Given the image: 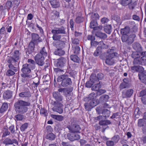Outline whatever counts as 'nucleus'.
I'll list each match as a JSON object with an SVG mask.
<instances>
[{
    "instance_id": "nucleus-38",
    "label": "nucleus",
    "mask_w": 146,
    "mask_h": 146,
    "mask_svg": "<svg viewBox=\"0 0 146 146\" xmlns=\"http://www.w3.org/2000/svg\"><path fill=\"white\" fill-rule=\"evenodd\" d=\"M55 137L56 136L55 135L52 133H48L46 137V139L51 141L54 140Z\"/></svg>"
},
{
    "instance_id": "nucleus-11",
    "label": "nucleus",
    "mask_w": 146,
    "mask_h": 146,
    "mask_svg": "<svg viewBox=\"0 0 146 146\" xmlns=\"http://www.w3.org/2000/svg\"><path fill=\"white\" fill-rule=\"evenodd\" d=\"M7 62L9 63L8 67L9 69L17 72L18 69V65L19 62H13L11 60H7Z\"/></svg>"
},
{
    "instance_id": "nucleus-16",
    "label": "nucleus",
    "mask_w": 146,
    "mask_h": 146,
    "mask_svg": "<svg viewBox=\"0 0 146 146\" xmlns=\"http://www.w3.org/2000/svg\"><path fill=\"white\" fill-rule=\"evenodd\" d=\"M60 92H55L53 93V96L54 98L56 100L55 102H57L58 103L63 102V97L61 95Z\"/></svg>"
},
{
    "instance_id": "nucleus-6",
    "label": "nucleus",
    "mask_w": 146,
    "mask_h": 146,
    "mask_svg": "<svg viewBox=\"0 0 146 146\" xmlns=\"http://www.w3.org/2000/svg\"><path fill=\"white\" fill-rule=\"evenodd\" d=\"M73 90L72 87H70L66 88H61L58 90L59 92L63 93V95L66 98L68 101L71 99V93Z\"/></svg>"
},
{
    "instance_id": "nucleus-8",
    "label": "nucleus",
    "mask_w": 146,
    "mask_h": 146,
    "mask_svg": "<svg viewBox=\"0 0 146 146\" xmlns=\"http://www.w3.org/2000/svg\"><path fill=\"white\" fill-rule=\"evenodd\" d=\"M135 35L132 34L129 35H122L121 37L122 41L123 42H126L128 45L131 44L134 41L135 37Z\"/></svg>"
},
{
    "instance_id": "nucleus-47",
    "label": "nucleus",
    "mask_w": 146,
    "mask_h": 146,
    "mask_svg": "<svg viewBox=\"0 0 146 146\" xmlns=\"http://www.w3.org/2000/svg\"><path fill=\"white\" fill-rule=\"evenodd\" d=\"M101 52L102 50H101V47H98L96 50L94 52V55L95 56H98L101 53Z\"/></svg>"
},
{
    "instance_id": "nucleus-29",
    "label": "nucleus",
    "mask_w": 146,
    "mask_h": 146,
    "mask_svg": "<svg viewBox=\"0 0 146 146\" xmlns=\"http://www.w3.org/2000/svg\"><path fill=\"white\" fill-rule=\"evenodd\" d=\"M62 49H57L54 51V54L59 56L64 55L65 53V52L64 50H62Z\"/></svg>"
},
{
    "instance_id": "nucleus-4",
    "label": "nucleus",
    "mask_w": 146,
    "mask_h": 146,
    "mask_svg": "<svg viewBox=\"0 0 146 146\" xmlns=\"http://www.w3.org/2000/svg\"><path fill=\"white\" fill-rule=\"evenodd\" d=\"M58 82L62 81L61 84L63 87L70 85L72 83L71 79L68 77L67 75H63L59 76L57 78Z\"/></svg>"
},
{
    "instance_id": "nucleus-30",
    "label": "nucleus",
    "mask_w": 146,
    "mask_h": 146,
    "mask_svg": "<svg viewBox=\"0 0 146 146\" xmlns=\"http://www.w3.org/2000/svg\"><path fill=\"white\" fill-rule=\"evenodd\" d=\"M130 31L129 29L127 27H126L124 29H121V33L123 35H127V34L129 33Z\"/></svg>"
},
{
    "instance_id": "nucleus-64",
    "label": "nucleus",
    "mask_w": 146,
    "mask_h": 146,
    "mask_svg": "<svg viewBox=\"0 0 146 146\" xmlns=\"http://www.w3.org/2000/svg\"><path fill=\"white\" fill-rule=\"evenodd\" d=\"M92 18H94V19L96 20V19H99V16L98 14L97 13H93L91 16Z\"/></svg>"
},
{
    "instance_id": "nucleus-63",
    "label": "nucleus",
    "mask_w": 146,
    "mask_h": 146,
    "mask_svg": "<svg viewBox=\"0 0 146 146\" xmlns=\"http://www.w3.org/2000/svg\"><path fill=\"white\" fill-rule=\"evenodd\" d=\"M106 144L108 146H113L115 144V143L111 140L107 141H106Z\"/></svg>"
},
{
    "instance_id": "nucleus-12",
    "label": "nucleus",
    "mask_w": 146,
    "mask_h": 146,
    "mask_svg": "<svg viewBox=\"0 0 146 146\" xmlns=\"http://www.w3.org/2000/svg\"><path fill=\"white\" fill-rule=\"evenodd\" d=\"M67 139L71 141L78 140L80 137V135L76 133L71 132L67 133Z\"/></svg>"
},
{
    "instance_id": "nucleus-10",
    "label": "nucleus",
    "mask_w": 146,
    "mask_h": 146,
    "mask_svg": "<svg viewBox=\"0 0 146 146\" xmlns=\"http://www.w3.org/2000/svg\"><path fill=\"white\" fill-rule=\"evenodd\" d=\"M19 55V50H15L14 51L13 55L9 57L7 60H10L15 62H18V60L20 58Z\"/></svg>"
},
{
    "instance_id": "nucleus-35",
    "label": "nucleus",
    "mask_w": 146,
    "mask_h": 146,
    "mask_svg": "<svg viewBox=\"0 0 146 146\" xmlns=\"http://www.w3.org/2000/svg\"><path fill=\"white\" fill-rule=\"evenodd\" d=\"M90 80L93 83L97 82L98 81L96 75L95 74H92L90 78Z\"/></svg>"
},
{
    "instance_id": "nucleus-49",
    "label": "nucleus",
    "mask_w": 146,
    "mask_h": 146,
    "mask_svg": "<svg viewBox=\"0 0 146 146\" xmlns=\"http://www.w3.org/2000/svg\"><path fill=\"white\" fill-rule=\"evenodd\" d=\"M15 120L17 121H21L24 118V115L21 114H18L15 116Z\"/></svg>"
},
{
    "instance_id": "nucleus-53",
    "label": "nucleus",
    "mask_w": 146,
    "mask_h": 146,
    "mask_svg": "<svg viewBox=\"0 0 146 146\" xmlns=\"http://www.w3.org/2000/svg\"><path fill=\"white\" fill-rule=\"evenodd\" d=\"M47 110L44 108H41L40 111V114L45 117L47 115Z\"/></svg>"
},
{
    "instance_id": "nucleus-24",
    "label": "nucleus",
    "mask_w": 146,
    "mask_h": 146,
    "mask_svg": "<svg viewBox=\"0 0 146 146\" xmlns=\"http://www.w3.org/2000/svg\"><path fill=\"white\" fill-rule=\"evenodd\" d=\"M27 62L28 63L27 64L30 68L32 70L35 69V62L34 60L31 59H28Z\"/></svg>"
},
{
    "instance_id": "nucleus-55",
    "label": "nucleus",
    "mask_w": 146,
    "mask_h": 146,
    "mask_svg": "<svg viewBox=\"0 0 146 146\" xmlns=\"http://www.w3.org/2000/svg\"><path fill=\"white\" fill-rule=\"evenodd\" d=\"M98 44H99L100 46L98 47H101V50H102V48H106L107 47V45L104 43L103 41H101L98 42Z\"/></svg>"
},
{
    "instance_id": "nucleus-44",
    "label": "nucleus",
    "mask_w": 146,
    "mask_h": 146,
    "mask_svg": "<svg viewBox=\"0 0 146 146\" xmlns=\"http://www.w3.org/2000/svg\"><path fill=\"white\" fill-rule=\"evenodd\" d=\"M139 78L141 81L145 84H146V75H138Z\"/></svg>"
},
{
    "instance_id": "nucleus-20",
    "label": "nucleus",
    "mask_w": 146,
    "mask_h": 146,
    "mask_svg": "<svg viewBox=\"0 0 146 146\" xmlns=\"http://www.w3.org/2000/svg\"><path fill=\"white\" fill-rule=\"evenodd\" d=\"M49 1L53 8H58L60 6V2L58 0H49Z\"/></svg>"
},
{
    "instance_id": "nucleus-13",
    "label": "nucleus",
    "mask_w": 146,
    "mask_h": 146,
    "mask_svg": "<svg viewBox=\"0 0 146 146\" xmlns=\"http://www.w3.org/2000/svg\"><path fill=\"white\" fill-rule=\"evenodd\" d=\"M133 90L132 89H125L121 92V96L123 98H130L133 95Z\"/></svg>"
},
{
    "instance_id": "nucleus-28",
    "label": "nucleus",
    "mask_w": 146,
    "mask_h": 146,
    "mask_svg": "<svg viewBox=\"0 0 146 146\" xmlns=\"http://www.w3.org/2000/svg\"><path fill=\"white\" fill-rule=\"evenodd\" d=\"M71 59L74 62L79 63L80 60L79 58L76 55H72L70 56Z\"/></svg>"
},
{
    "instance_id": "nucleus-32",
    "label": "nucleus",
    "mask_w": 146,
    "mask_h": 146,
    "mask_svg": "<svg viewBox=\"0 0 146 146\" xmlns=\"http://www.w3.org/2000/svg\"><path fill=\"white\" fill-rule=\"evenodd\" d=\"M40 53L38 54H40L41 55L44 56V57H46L47 56V53L46 48L43 47L41 48L40 50Z\"/></svg>"
},
{
    "instance_id": "nucleus-22",
    "label": "nucleus",
    "mask_w": 146,
    "mask_h": 146,
    "mask_svg": "<svg viewBox=\"0 0 146 146\" xmlns=\"http://www.w3.org/2000/svg\"><path fill=\"white\" fill-rule=\"evenodd\" d=\"M32 40L34 41H37L40 42L42 41V39L40 38L39 36L37 34L33 33L31 34Z\"/></svg>"
},
{
    "instance_id": "nucleus-34",
    "label": "nucleus",
    "mask_w": 146,
    "mask_h": 146,
    "mask_svg": "<svg viewBox=\"0 0 146 146\" xmlns=\"http://www.w3.org/2000/svg\"><path fill=\"white\" fill-rule=\"evenodd\" d=\"M11 94L9 91H5L3 94V98L5 99H9L11 98Z\"/></svg>"
},
{
    "instance_id": "nucleus-5",
    "label": "nucleus",
    "mask_w": 146,
    "mask_h": 146,
    "mask_svg": "<svg viewBox=\"0 0 146 146\" xmlns=\"http://www.w3.org/2000/svg\"><path fill=\"white\" fill-rule=\"evenodd\" d=\"M113 49H109L107 53L106 63L109 65H112L114 63L113 58L115 56V53L113 52Z\"/></svg>"
},
{
    "instance_id": "nucleus-2",
    "label": "nucleus",
    "mask_w": 146,
    "mask_h": 146,
    "mask_svg": "<svg viewBox=\"0 0 146 146\" xmlns=\"http://www.w3.org/2000/svg\"><path fill=\"white\" fill-rule=\"evenodd\" d=\"M131 57L134 59L133 64L142 66L146 65V56H140V54L138 52H133Z\"/></svg>"
},
{
    "instance_id": "nucleus-54",
    "label": "nucleus",
    "mask_w": 146,
    "mask_h": 146,
    "mask_svg": "<svg viewBox=\"0 0 146 146\" xmlns=\"http://www.w3.org/2000/svg\"><path fill=\"white\" fill-rule=\"evenodd\" d=\"M12 6V2L10 1H7L5 5V6L9 9H10Z\"/></svg>"
},
{
    "instance_id": "nucleus-52",
    "label": "nucleus",
    "mask_w": 146,
    "mask_h": 146,
    "mask_svg": "<svg viewBox=\"0 0 146 146\" xmlns=\"http://www.w3.org/2000/svg\"><path fill=\"white\" fill-rule=\"evenodd\" d=\"M119 139V137L118 135H115L113 137H112L111 139V140L113 142V143H117Z\"/></svg>"
},
{
    "instance_id": "nucleus-37",
    "label": "nucleus",
    "mask_w": 146,
    "mask_h": 146,
    "mask_svg": "<svg viewBox=\"0 0 146 146\" xmlns=\"http://www.w3.org/2000/svg\"><path fill=\"white\" fill-rule=\"evenodd\" d=\"M131 86V84H127L123 82L120 84L119 87V88L120 90H121L124 89L129 88Z\"/></svg>"
},
{
    "instance_id": "nucleus-19",
    "label": "nucleus",
    "mask_w": 146,
    "mask_h": 146,
    "mask_svg": "<svg viewBox=\"0 0 146 146\" xmlns=\"http://www.w3.org/2000/svg\"><path fill=\"white\" fill-rule=\"evenodd\" d=\"M31 68H30L27 64H24L22 66V68L21 70V71L24 74L29 73L31 71Z\"/></svg>"
},
{
    "instance_id": "nucleus-14",
    "label": "nucleus",
    "mask_w": 146,
    "mask_h": 146,
    "mask_svg": "<svg viewBox=\"0 0 146 146\" xmlns=\"http://www.w3.org/2000/svg\"><path fill=\"white\" fill-rule=\"evenodd\" d=\"M60 39L53 40L54 41L52 42V44L57 49H62L65 46L64 42L60 40Z\"/></svg>"
},
{
    "instance_id": "nucleus-42",
    "label": "nucleus",
    "mask_w": 146,
    "mask_h": 146,
    "mask_svg": "<svg viewBox=\"0 0 146 146\" xmlns=\"http://www.w3.org/2000/svg\"><path fill=\"white\" fill-rule=\"evenodd\" d=\"M105 32L108 34H110L111 32V27L110 25L106 26L104 28Z\"/></svg>"
},
{
    "instance_id": "nucleus-26",
    "label": "nucleus",
    "mask_w": 146,
    "mask_h": 146,
    "mask_svg": "<svg viewBox=\"0 0 146 146\" xmlns=\"http://www.w3.org/2000/svg\"><path fill=\"white\" fill-rule=\"evenodd\" d=\"M102 83L99 82L98 83L95 84L92 88V90L98 91L101 88Z\"/></svg>"
},
{
    "instance_id": "nucleus-1",
    "label": "nucleus",
    "mask_w": 146,
    "mask_h": 146,
    "mask_svg": "<svg viewBox=\"0 0 146 146\" xmlns=\"http://www.w3.org/2000/svg\"><path fill=\"white\" fill-rule=\"evenodd\" d=\"M31 105V103L29 101L19 100L15 103L14 107L17 113L23 114L28 111L27 107L30 106Z\"/></svg>"
},
{
    "instance_id": "nucleus-3",
    "label": "nucleus",
    "mask_w": 146,
    "mask_h": 146,
    "mask_svg": "<svg viewBox=\"0 0 146 146\" xmlns=\"http://www.w3.org/2000/svg\"><path fill=\"white\" fill-rule=\"evenodd\" d=\"M55 29H52L51 31L53 36L52 37L53 40H58L61 39L62 36L59 34H64L66 33L65 28L62 26L60 28H55Z\"/></svg>"
},
{
    "instance_id": "nucleus-15",
    "label": "nucleus",
    "mask_w": 146,
    "mask_h": 146,
    "mask_svg": "<svg viewBox=\"0 0 146 146\" xmlns=\"http://www.w3.org/2000/svg\"><path fill=\"white\" fill-rule=\"evenodd\" d=\"M67 128L69 130V132L78 133L79 132L81 129V128L79 125L74 124L71 126H69Z\"/></svg>"
},
{
    "instance_id": "nucleus-27",
    "label": "nucleus",
    "mask_w": 146,
    "mask_h": 146,
    "mask_svg": "<svg viewBox=\"0 0 146 146\" xmlns=\"http://www.w3.org/2000/svg\"><path fill=\"white\" fill-rule=\"evenodd\" d=\"M8 104L7 103H4L0 109V113H2L6 111L8 109Z\"/></svg>"
},
{
    "instance_id": "nucleus-60",
    "label": "nucleus",
    "mask_w": 146,
    "mask_h": 146,
    "mask_svg": "<svg viewBox=\"0 0 146 146\" xmlns=\"http://www.w3.org/2000/svg\"><path fill=\"white\" fill-rule=\"evenodd\" d=\"M144 121L143 119H139L138 121V126L139 127H141L143 126L144 123Z\"/></svg>"
},
{
    "instance_id": "nucleus-9",
    "label": "nucleus",
    "mask_w": 146,
    "mask_h": 146,
    "mask_svg": "<svg viewBox=\"0 0 146 146\" xmlns=\"http://www.w3.org/2000/svg\"><path fill=\"white\" fill-rule=\"evenodd\" d=\"M35 60L37 64L42 66L44 64V57L40 54H37L35 57Z\"/></svg>"
},
{
    "instance_id": "nucleus-39",
    "label": "nucleus",
    "mask_w": 146,
    "mask_h": 146,
    "mask_svg": "<svg viewBox=\"0 0 146 146\" xmlns=\"http://www.w3.org/2000/svg\"><path fill=\"white\" fill-rule=\"evenodd\" d=\"M144 91H142L140 92V95L142 96L141 98L142 101L143 103L145 104H146V94H144Z\"/></svg>"
},
{
    "instance_id": "nucleus-61",
    "label": "nucleus",
    "mask_w": 146,
    "mask_h": 146,
    "mask_svg": "<svg viewBox=\"0 0 146 146\" xmlns=\"http://www.w3.org/2000/svg\"><path fill=\"white\" fill-rule=\"evenodd\" d=\"M88 102L92 108L96 106L97 105L96 103L95 100H91L90 101H88Z\"/></svg>"
},
{
    "instance_id": "nucleus-56",
    "label": "nucleus",
    "mask_w": 146,
    "mask_h": 146,
    "mask_svg": "<svg viewBox=\"0 0 146 146\" xmlns=\"http://www.w3.org/2000/svg\"><path fill=\"white\" fill-rule=\"evenodd\" d=\"M96 94L93 92L89 95L88 98L90 100H94V99L96 97Z\"/></svg>"
},
{
    "instance_id": "nucleus-31",
    "label": "nucleus",
    "mask_w": 146,
    "mask_h": 146,
    "mask_svg": "<svg viewBox=\"0 0 146 146\" xmlns=\"http://www.w3.org/2000/svg\"><path fill=\"white\" fill-rule=\"evenodd\" d=\"M103 116H104V119H106L107 117H108L110 115V111L106 109H104L102 111Z\"/></svg>"
},
{
    "instance_id": "nucleus-62",
    "label": "nucleus",
    "mask_w": 146,
    "mask_h": 146,
    "mask_svg": "<svg viewBox=\"0 0 146 146\" xmlns=\"http://www.w3.org/2000/svg\"><path fill=\"white\" fill-rule=\"evenodd\" d=\"M93 84L94 83L90 80V81H87L86 83L85 86L86 87L89 88L91 87Z\"/></svg>"
},
{
    "instance_id": "nucleus-25",
    "label": "nucleus",
    "mask_w": 146,
    "mask_h": 146,
    "mask_svg": "<svg viewBox=\"0 0 146 146\" xmlns=\"http://www.w3.org/2000/svg\"><path fill=\"white\" fill-rule=\"evenodd\" d=\"M95 35L97 37L103 39H105L107 37V35L105 33L100 31L96 32Z\"/></svg>"
},
{
    "instance_id": "nucleus-17",
    "label": "nucleus",
    "mask_w": 146,
    "mask_h": 146,
    "mask_svg": "<svg viewBox=\"0 0 146 146\" xmlns=\"http://www.w3.org/2000/svg\"><path fill=\"white\" fill-rule=\"evenodd\" d=\"M131 70L133 72H142L144 71L143 67L138 64H133V66L131 67Z\"/></svg>"
},
{
    "instance_id": "nucleus-41",
    "label": "nucleus",
    "mask_w": 146,
    "mask_h": 146,
    "mask_svg": "<svg viewBox=\"0 0 146 146\" xmlns=\"http://www.w3.org/2000/svg\"><path fill=\"white\" fill-rule=\"evenodd\" d=\"M109 99V96L108 95L104 94L100 97V100L103 102H107Z\"/></svg>"
},
{
    "instance_id": "nucleus-7",
    "label": "nucleus",
    "mask_w": 146,
    "mask_h": 146,
    "mask_svg": "<svg viewBox=\"0 0 146 146\" xmlns=\"http://www.w3.org/2000/svg\"><path fill=\"white\" fill-rule=\"evenodd\" d=\"M54 106L52 108L53 111L57 112L60 114L63 113V105L61 103H58L57 102H53L52 103Z\"/></svg>"
},
{
    "instance_id": "nucleus-58",
    "label": "nucleus",
    "mask_w": 146,
    "mask_h": 146,
    "mask_svg": "<svg viewBox=\"0 0 146 146\" xmlns=\"http://www.w3.org/2000/svg\"><path fill=\"white\" fill-rule=\"evenodd\" d=\"M28 124L27 123H25L22 125L20 127V130L22 131H24L28 127Z\"/></svg>"
},
{
    "instance_id": "nucleus-50",
    "label": "nucleus",
    "mask_w": 146,
    "mask_h": 146,
    "mask_svg": "<svg viewBox=\"0 0 146 146\" xmlns=\"http://www.w3.org/2000/svg\"><path fill=\"white\" fill-rule=\"evenodd\" d=\"M13 2L14 8H17L20 3V0H12Z\"/></svg>"
},
{
    "instance_id": "nucleus-23",
    "label": "nucleus",
    "mask_w": 146,
    "mask_h": 146,
    "mask_svg": "<svg viewBox=\"0 0 146 146\" xmlns=\"http://www.w3.org/2000/svg\"><path fill=\"white\" fill-rule=\"evenodd\" d=\"M133 48L136 50L135 52H138L139 53L142 51V48L140 44L139 43L136 42L134 43L133 45Z\"/></svg>"
},
{
    "instance_id": "nucleus-40",
    "label": "nucleus",
    "mask_w": 146,
    "mask_h": 146,
    "mask_svg": "<svg viewBox=\"0 0 146 146\" xmlns=\"http://www.w3.org/2000/svg\"><path fill=\"white\" fill-rule=\"evenodd\" d=\"M132 2V0H120V4L123 6H126Z\"/></svg>"
},
{
    "instance_id": "nucleus-33",
    "label": "nucleus",
    "mask_w": 146,
    "mask_h": 146,
    "mask_svg": "<svg viewBox=\"0 0 146 146\" xmlns=\"http://www.w3.org/2000/svg\"><path fill=\"white\" fill-rule=\"evenodd\" d=\"M51 116L52 118L60 121H62L64 119L63 117L61 115L51 114Z\"/></svg>"
},
{
    "instance_id": "nucleus-51",
    "label": "nucleus",
    "mask_w": 146,
    "mask_h": 146,
    "mask_svg": "<svg viewBox=\"0 0 146 146\" xmlns=\"http://www.w3.org/2000/svg\"><path fill=\"white\" fill-rule=\"evenodd\" d=\"M55 72L58 74H62L64 72V71L63 70H61L59 68H56L54 69Z\"/></svg>"
},
{
    "instance_id": "nucleus-21",
    "label": "nucleus",
    "mask_w": 146,
    "mask_h": 146,
    "mask_svg": "<svg viewBox=\"0 0 146 146\" xmlns=\"http://www.w3.org/2000/svg\"><path fill=\"white\" fill-rule=\"evenodd\" d=\"M19 96L20 97L22 98H29L31 96V94L30 92L27 91L19 93Z\"/></svg>"
},
{
    "instance_id": "nucleus-59",
    "label": "nucleus",
    "mask_w": 146,
    "mask_h": 146,
    "mask_svg": "<svg viewBox=\"0 0 146 146\" xmlns=\"http://www.w3.org/2000/svg\"><path fill=\"white\" fill-rule=\"evenodd\" d=\"M10 134V132L9 131L8 129H5V131H4L3 133L2 137H5L9 135Z\"/></svg>"
},
{
    "instance_id": "nucleus-46",
    "label": "nucleus",
    "mask_w": 146,
    "mask_h": 146,
    "mask_svg": "<svg viewBox=\"0 0 146 146\" xmlns=\"http://www.w3.org/2000/svg\"><path fill=\"white\" fill-rule=\"evenodd\" d=\"M11 139L10 138L7 137L5 138L3 141V143L6 145H11Z\"/></svg>"
},
{
    "instance_id": "nucleus-57",
    "label": "nucleus",
    "mask_w": 146,
    "mask_h": 146,
    "mask_svg": "<svg viewBox=\"0 0 146 146\" xmlns=\"http://www.w3.org/2000/svg\"><path fill=\"white\" fill-rule=\"evenodd\" d=\"M84 106L86 110L89 111L92 108L88 102L85 103L84 104Z\"/></svg>"
},
{
    "instance_id": "nucleus-36",
    "label": "nucleus",
    "mask_w": 146,
    "mask_h": 146,
    "mask_svg": "<svg viewBox=\"0 0 146 146\" xmlns=\"http://www.w3.org/2000/svg\"><path fill=\"white\" fill-rule=\"evenodd\" d=\"M111 123V122L109 120H101L99 122V124L101 125H106Z\"/></svg>"
},
{
    "instance_id": "nucleus-45",
    "label": "nucleus",
    "mask_w": 146,
    "mask_h": 146,
    "mask_svg": "<svg viewBox=\"0 0 146 146\" xmlns=\"http://www.w3.org/2000/svg\"><path fill=\"white\" fill-rule=\"evenodd\" d=\"M97 25V23L96 21L93 20L90 23V27L91 28L94 29Z\"/></svg>"
},
{
    "instance_id": "nucleus-48",
    "label": "nucleus",
    "mask_w": 146,
    "mask_h": 146,
    "mask_svg": "<svg viewBox=\"0 0 146 146\" xmlns=\"http://www.w3.org/2000/svg\"><path fill=\"white\" fill-rule=\"evenodd\" d=\"M84 18L82 15L77 17L75 19V21L77 23H80L83 21Z\"/></svg>"
},
{
    "instance_id": "nucleus-43",
    "label": "nucleus",
    "mask_w": 146,
    "mask_h": 146,
    "mask_svg": "<svg viewBox=\"0 0 146 146\" xmlns=\"http://www.w3.org/2000/svg\"><path fill=\"white\" fill-rule=\"evenodd\" d=\"M16 72L14 70L9 69L7 70L6 73V75L8 76H12L14 75L15 74V72Z\"/></svg>"
},
{
    "instance_id": "nucleus-18",
    "label": "nucleus",
    "mask_w": 146,
    "mask_h": 146,
    "mask_svg": "<svg viewBox=\"0 0 146 146\" xmlns=\"http://www.w3.org/2000/svg\"><path fill=\"white\" fill-rule=\"evenodd\" d=\"M66 59L64 58H61L56 60V66L58 67H62L66 65Z\"/></svg>"
}]
</instances>
